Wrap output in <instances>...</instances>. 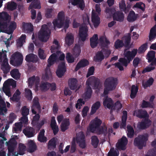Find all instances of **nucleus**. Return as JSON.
Wrapping results in <instances>:
<instances>
[{
	"label": "nucleus",
	"instance_id": "obj_12",
	"mask_svg": "<svg viewBox=\"0 0 156 156\" xmlns=\"http://www.w3.org/2000/svg\"><path fill=\"white\" fill-rule=\"evenodd\" d=\"M88 29L87 26H81L79 30V39L82 41H84L88 36L87 33Z\"/></svg>",
	"mask_w": 156,
	"mask_h": 156
},
{
	"label": "nucleus",
	"instance_id": "obj_26",
	"mask_svg": "<svg viewBox=\"0 0 156 156\" xmlns=\"http://www.w3.org/2000/svg\"><path fill=\"white\" fill-rule=\"evenodd\" d=\"M69 1L73 5H78L82 10L84 8L85 3L83 0H69Z\"/></svg>",
	"mask_w": 156,
	"mask_h": 156
},
{
	"label": "nucleus",
	"instance_id": "obj_23",
	"mask_svg": "<svg viewBox=\"0 0 156 156\" xmlns=\"http://www.w3.org/2000/svg\"><path fill=\"white\" fill-rule=\"evenodd\" d=\"M35 129L32 127H27L23 130L24 134L28 137H33L34 135Z\"/></svg>",
	"mask_w": 156,
	"mask_h": 156
},
{
	"label": "nucleus",
	"instance_id": "obj_31",
	"mask_svg": "<svg viewBox=\"0 0 156 156\" xmlns=\"http://www.w3.org/2000/svg\"><path fill=\"white\" fill-rule=\"evenodd\" d=\"M77 80L75 78L69 79L68 80V84L71 90H74L77 87Z\"/></svg>",
	"mask_w": 156,
	"mask_h": 156
},
{
	"label": "nucleus",
	"instance_id": "obj_41",
	"mask_svg": "<svg viewBox=\"0 0 156 156\" xmlns=\"http://www.w3.org/2000/svg\"><path fill=\"white\" fill-rule=\"evenodd\" d=\"M104 57L103 52L101 51H99L94 57V60L96 62H101L104 59Z\"/></svg>",
	"mask_w": 156,
	"mask_h": 156
},
{
	"label": "nucleus",
	"instance_id": "obj_32",
	"mask_svg": "<svg viewBox=\"0 0 156 156\" xmlns=\"http://www.w3.org/2000/svg\"><path fill=\"white\" fill-rule=\"evenodd\" d=\"M8 81H5L3 84V91L5 94L8 97L11 96V93L10 91V86H9Z\"/></svg>",
	"mask_w": 156,
	"mask_h": 156
},
{
	"label": "nucleus",
	"instance_id": "obj_62",
	"mask_svg": "<svg viewBox=\"0 0 156 156\" xmlns=\"http://www.w3.org/2000/svg\"><path fill=\"white\" fill-rule=\"evenodd\" d=\"M25 97L29 100H31L33 98L32 93L31 91L29 89H25Z\"/></svg>",
	"mask_w": 156,
	"mask_h": 156
},
{
	"label": "nucleus",
	"instance_id": "obj_10",
	"mask_svg": "<svg viewBox=\"0 0 156 156\" xmlns=\"http://www.w3.org/2000/svg\"><path fill=\"white\" fill-rule=\"evenodd\" d=\"M76 141L79 144L80 147L82 149L85 148L86 147L85 140V135L83 132H80L76 134Z\"/></svg>",
	"mask_w": 156,
	"mask_h": 156
},
{
	"label": "nucleus",
	"instance_id": "obj_13",
	"mask_svg": "<svg viewBox=\"0 0 156 156\" xmlns=\"http://www.w3.org/2000/svg\"><path fill=\"white\" fill-rule=\"evenodd\" d=\"M66 71V67L64 61L60 62L58 66L56 73L59 78H61L64 75Z\"/></svg>",
	"mask_w": 156,
	"mask_h": 156
},
{
	"label": "nucleus",
	"instance_id": "obj_35",
	"mask_svg": "<svg viewBox=\"0 0 156 156\" xmlns=\"http://www.w3.org/2000/svg\"><path fill=\"white\" fill-rule=\"evenodd\" d=\"M57 58L56 55L55 53H53L49 57L48 60V64L47 66L50 67L51 66L54 64L56 62Z\"/></svg>",
	"mask_w": 156,
	"mask_h": 156
},
{
	"label": "nucleus",
	"instance_id": "obj_36",
	"mask_svg": "<svg viewBox=\"0 0 156 156\" xmlns=\"http://www.w3.org/2000/svg\"><path fill=\"white\" fill-rule=\"evenodd\" d=\"M57 58L56 55L55 53H53L49 57L48 60V64L47 66L50 67L51 66L54 64L56 62Z\"/></svg>",
	"mask_w": 156,
	"mask_h": 156
},
{
	"label": "nucleus",
	"instance_id": "obj_56",
	"mask_svg": "<svg viewBox=\"0 0 156 156\" xmlns=\"http://www.w3.org/2000/svg\"><path fill=\"white\" fill-rule=\"evenodd\" d=\"M137 17L135 15V12L132 11H131L127 17V20L129 22H133L136 20Z\"/></svg>",
	"mask_w": 156,
	"mask_h": 156
},
{
	"label": "nucleus",
	"instance_id": "obj_50",
	"mask_svg": "<svg viewBox=\"0 0 156 156\" xmlns=\"http://www.w3.org/2000/svg\"><path fill=\"white\" fill-rule=\"evenodd\" d=\"M49 89V83L41 82L39 86V89L41 91H45Z\"/></svg>",
	"mask_w": 156,
	"mask_h": 156
},
{
	"label": "nucleus",
	"instance_id": "obj_19",
	"mask_svg": "<svg viewBox=\"0 0 156 156\" xmlns=\"http://www.w3.org/2000/svg\"><path fill=\"white\" fill-rule=\"evenodd\" d=\"M91 21L95 27H97L100 23V18L97 14L93 10L91 14Z\"/></svg>",
	"mask_w": 156,
	"mask_h": 156
},
{
	"label": "nucleus",
	"instance_id": "obj_33",
	"mask_svg": "<svg viewBox=\"0 0 156 156\" xmlns=\"http://www.w3.org/2000/svg\"><path fill=\"white\" fill-rule=\"evenodd\" d=\"M123 115L122 118V122L120 124V128L125 129L127 119V112L126 111H123Z\"/></svg>",
	"mask_w": 156,
	"mask_h": 156
},
{
	"label": "nucleus",
	"instance_id": "obj_3",
	"mask_svg": "<svg viewBox=\"0 0 156 156\" xmlns=\"http://www.w3.org/2000/svg\"><path fill=\"white\" fill-rule=\"evenodd\" d=\"M51 31L46 24L43 25L38 33V38L43 42H47L49 39Z\"/></svg>",
	"mask_w": 156,
	"mask_h": 156
},
{
	"label": "nucleus",
	"instance_id": "obj_63",
	"mask_svg": "<svg viewBox=\"0 0 156 156\" xmlns=\"http://www.w3.org/2000/svg\"><path fill=\"white\" fill-rule=\"evenodd\" d=\"M116 11L115 8H113L106 7L105 10V12L109 16L113 15V14Z\"/></svg>",
	"mask_w": 156,
	"mask_h": 156
},
{
	"label": "nucleus",
	"instance_id": "obj_53",
	"mask_svg": "<svg viewBox=\"0 0 156 156\" xmlns=\"http://www.w3.org/2000/svg\"><path fill=\"white\" fill-rule=\"evenodd\" d=\"M128 133L127 136L129 138H132L134 135V130L133 127L130 125H128L127 126Z\"/></svg>",
	"mask_w": 156,
	"mask_h": 156
},
{
	"label": "nucleus",
	"instance_id": "obj_5",
	"mask_svg": "<svg viewBox=\"0 0 156 156\" xmlns=\"http://www.w3.org/2000/svg\"><path fill=\"white\" fill-rule=\"evenodd\" d=\"M99 41L101 48L103 50V52L105 55V57L107 58L110 54L111 51L110 50L104 49V48H108V45L110 44V42L107 39L106 36H101L100 38Z\"/></svg>",
	"mask_w": 156,
	"mask_h": 156
},
{
	"label": "nucleus",
	"instance_id": "obj_59",
	"mask_svg": "<svg viewBox=\"0 0 156 156\" xmlns=\"http://www.w3.org/2000/svg\"><path fill=\"white\" fill-rule=\"evenodd\" d=\"M38 54L39 58L41 59H44L46 57L45 51L41 48H39L38 50Z\"/></svg>",
	"mask_w": 156,
	"mask_h": 156
},
{
	"label": "nucleus",
	"instance_id": "obj_22",
	"mask_svg": "<svg viewBox=\"0 0 156 156\" xmlns=\"http://www.w3.org/2000/svg\"><path fill=\"white\" fill-rule=\"evenodd\" d=\"M90 78L91 79L90 80V86H91L94 89H98L99 87L100 84L99 80L95 78L93 76L89 77L87 80H88Z\"/></svg>",
	"mask_w": 156,
	"mask_h": 156
},
{
	"label": "nucleus",
	"instance_id": "obj_20",
	"mask_svg": "<svg viewBox=\"0 0 156 156\" xmlns=\"http://www.w3.org/2000/svg\"><path fill=\"white\" fill-rule=\"evenodd\" d=\"M74 39V35L72 33H67L65 37V44L68 46H70L73 43Z\"/></svg>",
	"mask_w": 156,
	"mask_h": 156
},
{
	"label": "nucleus",
	"instance_id": "obj_17",
	"mask_svg": "<svg viewBox=\"0 0 156 156\" xmlns=\"http://www.w3.org/2000/svg\"><path fill=\"white\" fill-rule=\"evenodd\" d=\"M114 20L121 22L124 19V15L123 13L120 11H116L112 15Z\"/></svg>",
	"mask_w": 156,
	"mask_h": 156
},
{
	"label": "nucleus",
	"instance_id": "obj_28",
	"mask_svg": "<svg viewBox=\"0 0 156 156\" xmlns=\"http://www.w3.org/2000/svg\"><path fill=\"white\" fill-rule=\"evenodd\" d=\"M26 36L25 34H22L20 37L16 40V45L17 48H20L26 42Z\"/></svg>",
	"mask_w": 156,
	"mask_h": 156
},
{
	"label": "nucleus",
	"instance_id": "obj_9",
	"mask_svg": "<svg viewBox=\"0 0 156 156\" xmlns=\"http://www.w3.org/2000/svg\"><path fill=\"white\" fill-rule=\"evenodd\" d=\"M126 137L123 136L119 140L116 144V147L119 150H125L126 148V146L128 143Z\"/></svg>",
	"mask_w": 156,
	"mask_h": 156
},
{
	"label": "nucleus",
	"instance_id": "obj_29",
	"mask_svg": "<svg viewBox=\"0 0 156 156\" xmlns=\"http://www.w3.org/2000/svg\"><path fill=\"white\" fill-rule=\"evenodd\" d=\"M98 35L97 34H94L90 38V45L92 48H94L97 46L98 44Z\"/></svg>",
	"mask_w": 156,
	"mask_h": 156
},
{
	"label": "nucleus",
	"instance_id": "obj_44",
	"mask_svg": "<svg viewBox=\"0 0 156 156\" xmlns=\"http://www.w3.org/2000/svg\"><path fill=\"white\" fill-rule=\"evenodd\" d=\"M0 20L10 22V18L7 12H3L0 13Z\"/></svg>",
	"mask_w": 156,
	"mask_h": 156
},
{
	"label": "nucleus",
	"instance_id": "obj_60",
	"mask_svg": "<svg viewBox=\"0 0 156 156\" xmlns=\"http://www.w3.org/2000/svg\"><path fill=\"white\" fill-rule=\"evenodd\" d=\"M17 6L16 3L14 2H9L7 3V8L12 11L16 9Z\"/></svg>",
	"mask_w": 156,
	"mask_h": 156
},
{
	"label": "nucleus",
	"instance_id": "obj_45",
	"mask_svg": "<svg viewBox=\"0 0 156 156\" xmlns=\"http://www.w3.org/2000/svg\"><path fill=\"white\" fill-rule=\"evenodd\" d=\"M11 76L15 80H18L20 77V74L18 69H15L12 70L10 72Z\"/></svg>",
	"mask_w": 156,
	"mask_h": 156
},
{
	"label": "nucleus",
	"instance_id": "obj_2",
	"mask_svg": "<svg viewBox=\"0 0 156 156\" xmlns=\"http://www.w3.org/2000/svg\"><path fill=\"white\" fill-rule=\"evenodd\" d=\"M137 49H133L131 51H128L124 54V56L127 58H121L119 59V62L122 65L126 67L127 66L128 64L134 58L137 52Z\"/></svg>",
	"mask_w": 156,
	"mask_h": 156
},
{
	"label": "nucleus",
	"instance_id": "obj_58",
	"mask_svg": "<svg viewBox=\"0 0 156 156\" xmlns=\"http://www.w3.org/2000/svg\"><path fill=\"white\" fill-rule=\"evenodd\" d=\"M134 7L135 8L140 9L142 12H144L145 10V4L142 2L136 3L134 5Z\"/></svg>",
	"mask_w": 156,
	"mask_h": 156
},
{
	"label": "nucleus",
	"instance_id": "obj_1",
	"mask_svg": "<svg viewBox=\"0 0 156 156\" xmlns=\"http://www.w3.org/2000/svg\"><path fill=\"white\" fill-rule=\"evenodd\" d=\"M64 13L63 11L60 12L58 15V19L53 21V23L54 27L58 28L63 27V29L66 32V29L69 26V20H64Z\"/></svg>",
	"mask_w": 156,
	"mask_h": 156
},
{
	"label": "nucleus",
	"instance_id": "obj_4",
	"mask_svg": "<svg viewBox=\"0 0 156 156\" xmlns=\"http://www.w3.org/2000/svg\"><path fill=\"white\" fill-rule=\"evenodd\" d=\"M148 135L146 133L143 135L138 136L134 139V144L140 149H141L146 145V142L148 140Z\"/></svg>",
	"mask_w": 156,
	"mask_h": 156
},
{
	"label": "nucleus",
	"instance_id": "obj_24",
	"mask_svg": "<svg viewBox=\"0 0 156 156\" xmlns=\"http://www.w3.org/2000/svg\"><path fill=\"white\" fill-rule=\"evenodd\" d=\"M89 64V62L88 60L86 59H83L80 60L77 64L75 69V71H77L81 68L84 67Z\"/></svg>",
	"mask_w": 156,
	"mask_h": 156
},
{
	"label": "nucleus",
	"instance_id": "obj_38",
	"mask_svg": "<svg viewBox=\"0 0 156 156\" xmlns=\"http://www.w3.org/2000/svg\"><path fill=\"white\" fill-rule=\"evenodd\" d=\"M56 146V141L55 138L53 137L50 140L48 143V148L50 150H54Z\"/></svg>",
	"mask_w": 156,
	"mask_h": 156
},
{
	"label": "nucleus",
	"instance_id": "obj_49",
	"mask_svg": "<svg viewBox=\"0 0 156 156\" xmlns=\"http://www.w3.org/2000/svg\"><path fill=\"white\" fill-rule=\"evenodd\" d=\"M124 46V44L122 40L117 39L115 42L114 47L116 49H119Z\"/></svg>",
	"mask_w": 156,
	"mask_h": 156
},
{
	"label": "nucleus",
	"instance_id": "obj_8",
	"mask_svg": "<svg viewBox=\"0 0 156 156\" xmlns=\"http://www.w3.org/2000/svg\"><path fill=\"white\" fill-rule=\"evenodd\" d=\"M31 111L33 114H35L37 112L39 113L41 112V107L37 97H34L32 101Z\"/></svg>",
	"mask_w": 156,
	"mask_h": 156
},
{
	"label": "nucleus",
	"instance_id": "obj_7",
	"mask_svg": "<svg viewBox=\"0 0 156 156\" xmlns=\"http://www.w3.org/2000/svg\"><path fill=\"white\" fill-rule=\"evenodd\" d=\"M117 81L116 78L113 77H109L105 80L104 83V87L113 90L115 89L117 85Z\"/></svg>",
	"mask_w": 156,
	"mask_h": 156
},
{
	"label": "nucleus",
	"instance_id": "obj_39",
	"mask_svg": "<svg viewBox=\"0 0 156 156\" xmlns=\"http://www.w3.org/2000/svg\"><path fill=\"white\" fill-rule=\"evenodd\" d=\"M96 129L97 133L98 135L103 134L104 136H106L108 133L107 128L105 126L99 127Z\"/></svg>",
	"mask_w": 156,
	"mask_h": 156
},
{
	"label": "nucleus",
	"instance_id": "obj_54",
	"mask_svg": "<svg viewBox=\"0 0 156 156\" xmlns=\"http://www.w3.org/2000/svg\"><path fill=\"white\" fill-rule=\"evenodd\" d=\"M101 103L99 101H97L92 105L90 114H93L95 113L96 111L99 108Z\"/></svg>",
	"mask_w": 156,
	"mask_h": 156
},
{
	"label": "nucleus",
	"instance_id": "obj_64",
	"mask_svg": "<svg viewBox=\"0 0 156 156\" xmlns=\"http://www.w3.org/2000/svg\"><path fill=\"white\" fill-rule=\"evenodd\" d=\"M119 153L115 150L114 148H111L108 153L107 156H118Z\"/></svg>",
	"mask_w": 156,
	"mask_h": 156
},
{
	"label": "nucleus",
	"instance_id": "obj_15",
	"mask_svg": "<svg viewBox=\"0 0 156 156\" xmlns=\"http://www.w3.org/2000/svg\"><path fill=\"white\" fill-rule=\"evenodd\" d=\"M151 121L148 118L145 119L137 124V127L139 129H144L148 127L151 125Z\"/></svg>",
	"mask_w": 156,
	"mask_h": 156
},
{
	"label": "nucleus",
	"instance_id": "obj_61",
	"mask_svg": "<svg viewBox=\"0 0 156 156\" xmlns=\"http://www.w3.org/2000/svg\"><path fill=\"white\" fill-rule=\"evenodd\" d=\"M154 81V80L153 78H150L146 82L143 83L142 85L144 87L146 88L150 87L153 84Z\"/></svg>",
	"mask_w": 156,
	"mask_h": 156
},
{
	"label": "nucleus",
	"instance_id": "obj_48",
	"mask_svg": "<svg viewBox=\"0 0 156 156\" xmlns=\"http://www.w3.org/2000/svg\"><path fill=\"white\" fill-rule=\"evenodd\" d=\"M156 37V25H155L150 30L149 35V40L151 41Z\"/></svg>",
	"mask_w": 156,
	"mask_h": 156
},
{
	"label": "nucleus",
	"instance_id": "obj_42",
	"mask_svg": "<svg viewBox=\"0 0 156 156\" xmlns=\"http://www.w3.org/2000/svg\"><path fill=\"white\" fill-rule=\"evenodd\" d=\"M70 123L69 119H66L62 121L61 126V129L62 132H65L68 129Z\"/></svg>",
	"mask_w": 156,
	"mask_h": 156
},
{
	"label": "nucleus",
	"instance_id": "obj_43",
	"mask_svg": "<svg viewBox=\"0 0 156 156\" xmlns=\"http://www.w3.org/2000/svg\"><path fill=\"white\" fill-rule=\"evenodd\" d=\"M53 44L55 45H52L51 47L50 50L51 53L58 52L59 48V44L58 42L56 39H54Z\"/></svg>",
	"mask_w": 156,
	"mask_h": 156
},
{
	"label": "nucleus",
	"instance_id": "obj_52",
	"mask_svg": "<svg viewBox=\"0 0 156 156\" xmlns=\"http://www.w3.org/2000/svg\"><path fill=\"white\" fill-rule=\"evenodd\" d=\"M81 52L80 46L78 44H75L73 49V54L76 57H78L79 55Z\"/></svg>",
	"mask_w": 156,
	"mask_h": 156
},
{
	"label": "nucleus",
	"instance_id": "obj_21",
	"mask_svg": "<svg viewBox=\"0 0 156 156\" xmlns=\"http://www.w3.org/2000/svg\"><path fill=\"white\" fill-rule=\"evenodd\" d=\"M91 79L90 78L88 80H87L86 83L87 87L85 93V98L86 99L90 98L92 92L91 88L90 86V80Z\"/></svg>",
	"mask_w": 156,
	"mask_h": 156
},
{
	"label": "nucleus",
	"instance_id": "obj_57",
	"mask_svg": "<svg viewBox=\"0 0 156 156\" xmlns=\"http://www.w3.org/2000/svg\"><path fill=\"white\" fill-rule=\"evenodd\" d=\"M155 52L154 51H151L149 52L147 55V58L148 60V62H150L152 61L155 57Z\"/></svg>",
	"mask_w": 156,
	"mask_h": 156
},
{
	"label": "nucleus",
	"instance_id": "obj_25",
	"mask_svg": "<svg viewBox=\"0 0 156 156\" xmlns=\"http://www.w3.org/2000/svg\"><path fill=\"white\" fill-rule=\"evenodd\" d=\"M38 58L36 55L33 53H30L26 55L25 58L26 61L28 62H36L38 61Z\"/></svg>",
	"mask_w": 156,
	"mask_h": 156
},
{
	"label": "nucleus",
	"instance_id": "obj_55",
	"mask_svg": "<svg viewBox=\"0 0 156 156\" xmlns=\"http://www.w3.org/2000/svg\"><path fill=\"white\" fill-rule=\"evenodd\" d=\"M119 7L120 11L124 12L125 13H126L128 12L124 0H122L119 2Z\"/></svg>",
	"mask_w": 156,
	"mask_h": 156
},
{
	"label": "nucleus",
	"instance_id": "obj_34",
	"mask_svg": "<svg viewBox=\"0 0 156 156\" xmlns=\"http://www.w3.org/2000/svg\"><path fill=\"white\" fill-rule=\"evenodd\" d=\"M103 104L105 106H106L107 108H111L113 104V101L111 98H108L107 96L104 100Z\"/></svg>",
	"mask_w": 156,
	"mask_h": 156
},
{
	"label": "nucleus",
	"instance_id": "obj_18",
	"mask_svg": "<svg viewBox=\"0 0 156 156\" xmlns=\"http://www.w3.org/2000/svg\"><path fill=\"white\" fill-rule=\"evenodd\" d=\"M123 42L124 44V47L129 49L131 48L130 44L131 40V34L130 33H128L124 36L122 38Z\"/></svg>",
	"mask_w": 156,
	"mask_h": 156
},
{
	"label": "nucleus",
	"instance_id": "obj_27",
	"mask_svg": "<svg viewBox=\"0 0 156 156\" xmlns=\"http://www.w3.org/2000/svg\"><path fill=\"white\" fill-rule=\"evenodd\" d=\"M23 29L27 33L31 34L33 31V26L30 23H23Z\"/></svg>",
	"mask_w": 156,
	"mask_h": 156
},
{
	"label": "nucleus",
	"instance_id": "obj_11",
	"mask_svg": "<svg viewBox=\"0 0 156 156\" xmlns=\"http://www.w3.org/2000/svg\"><path fill=\"white\" fill-rule=\"evenodd\" d=\"M91 123L90 124L89 130L90 132L94 133L96 129L100 127L102 123V121L97 117L91 121Z\"/></svg>",
	"mask_w": 156,
	"mask_h": 156
},
{
	"label": "nucleus",
	"instance_id": "obj_30",
	"mask_svg": "<svg viewBox=\"0 0 156 156\" xmlns=\"http://www.w3.org/2000/svg\"><path fill=\"white\" fill-rule=\"evenodd\" d=\"M41 8L40 2L39 0H34L30 5L28 9H40Z\"/></svg>",
	"mask_w": 156,
	"mask_h": 156
},
{
	"label": "nucleus",
	"instance_id": "obj_14",
	"mask_svg": "<svg viewBox=\"0 0 156 156\" xmlns=\"http://www.w3.org/2000/svg\"><path fill=\"white\" fill-rule=\"evenodd\" d=\"M28 83L29 86H32L34 84H35V89L38 90L39 89L40 78L38 76L35 77V76L30 77L28 79Z\"/></svg>",
	"mask_w": 156,
	"mask_h": 156
},
{
	"label": "nucleus",
	"instance_id": "obj_37",
	"mask_svg": "<svg viewBox=\"0 0 156 156\" xmlns=\"http://www.w3.org/2000/svg\"><path fill=\"white\" fill-rule=\"evenodd\" d=\"M57 58L56 55L55 53H53L49 57L48 60V64L47 66L50 67L51 66L54 64L56 62Z\"/></svg>",
	"mask_w": 156,
	"mask_h": 156
},
{
	"label": "nucleus",
	"instance_id": "obj_6",
	"mask_svg": "<svg viewBox=\"0 0 156 156\" xmlns=\"http://www.w3.org/2000/svg\"><path fill=\"white\" fill-rule=\"evenodd\" d=\"M23 60L22 55L20 52L17 51L12 55L9 63L13 66H18L22 64Z\"/></svg>",
	"mask_w": 156,
	"mask_h": 156
},
{
	"label": "nucleus",
	"instance_id": "obj_47",
	"mask_svg": "<svg viewBox=\"0 0 156 156\" xmlns=\"http://www.w3.org/2000/svg\"><path fill=\"white\" fill-rule=\"evenodd\" d=\"M91 144L94 148H97L98 145L99 140L97 136L94 135L91 137Z\"/></svg>",
	"mask_w": 156,
	"mask_h": 156
},
{
	"label": "nucleus",
	"instance_id": "obj_46",
	"mask_svg": "<svg viewBox=\"0 0 156 156\" xmlns=\"http://www.w3.org/2000/svg\"><path fill=\"white\" fill-rule=\"evenodd\" d=\"M28 145L29 150L30 152H34L37 149V146L35 143L32 140L28 141Z\"/></svg>",
	"mask_w": 156,
	"mask_h": 156
},
{
	"label": "nucleus",
	"instance_id": "obj_51",
	"mask_svg": "<svg viewBox=\"0 0 156 156\" xmlns=\"http://www.w3.org/2000/svg\"><path fill=\"white\" fill-rule=\"evenodd\" d=\"M138 87L135 85H133L131 90L130 97L132 99L134 98L136 96L138 91Z\"/></svg>",
	"mask_w": 156,
	"mask_h": 156
},
{
	"label": "nucleus",
	"instance_id": "obj_16",
	"mask_svg": "<svg viewBox=\"0 0 156 156\" xmlns=\"http://www.w3.org/2000/svg\"><path fill=\"white\" fill-rule=\"evenodd\" d=\"M134 116H136L140 119L145 118L148 117V115L146 111L142 109L135 110L133 113Z\"/></svg>",
	"mask_w": 156,
	"mask_h": 156
},
{
	"label": "nucleus",
	"instance_id": "obj_40",
	"mask_svg": "<svg viewBox=\"0 0 156 156\" xmlns=\"http://www.w3.org/2000/svg\"><path fill=\"white\" fill-rule=\"evenodd\" d=\"M45 130L42 129L39 133L37 136V140L41 142H46L47 141V137L44 136Z\"/></svg>",
	"mask_w": 156,
	"mask_h": 156
}]
</instances>
